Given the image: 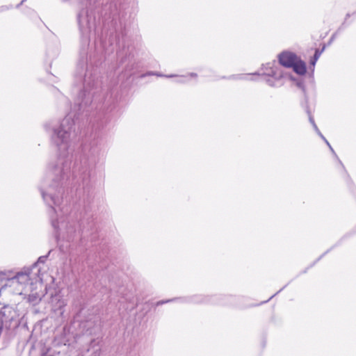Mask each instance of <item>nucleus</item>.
Returning <instances> with one entry per match:
<instances>
[{
  "label": "nucleus",
  "mask_w": 356,
  "mask_h": 356,
  "mask_svg": "<svg viewBox=\"0 0 356 356\" xmlns=\"http://www.w3.org/2000/svg\"><path fill=\"white\" fill-rule=\"evenodd\" d=\"M170 301H171V300H165V301H159V302H157V304H156V305H162V304H163V303L168 302H170Z\"/></svg>",
  "instance_id": "18"
},
{
  "label": "nucleus",
  "mask_w": 356,
  "mask_h": 356,
  "mask_svg": "<svg viewBox=\"0 0 356 356\" xmlns=\"http://www.w3.org/2000/svg\"><path fill=\"white\" fill-rule=\"evenodd\" d=\"M279 63L284 67H291L296 60L298 59L297 56L292 52L283 51L279 55Z\"/></svg>",
  "instance_id": "4"
},
{
  "label": "nucleus",
  "mask_w": 356,
  "mask_h": 356,
  "mask_svg": "<svg viewBox=\"0 0 356 356\" xmlns=\"http://www.w3.org/2000/svg\"><path fill=\"white\" fill-rule=\"evenodd\" d=\"M282 291V289H280L278 291V293H280Z\"/></svg>",
  "instance_id": "28"
},
{
  "label": "nucleus",
  "mask_w": 356,
  "mask_h": 356,
  "mask_svg": "<svg viewBox=\"0 0 356 356\" xmlns=\"http://www.w3.org/2000/svg\"><path fill=\"white\" fill-rule=\"evenodd\" d=\"M50 252H51V251H49L47 255H44V256L40 257L38 258L37 262L35 264V265H36V264H38V263L44 264L46 261V260H47L49 254H50Z\"/></svg>",
  "instance_id": "14"
},
{
  "label": "nucleus",
  "mask_w": 356,
  "mask_h": 356,
  "mask_svg": "<svg viewBox=\"0 0 356 356\" xmlns=\"http://www.w3.org/2000/svg\"><path fill=\"white\" fill-rule=\"evenodd\" d=\"M305 108L306 112L309 116V120L310 123L312 124L314 129H317V126L314 122L313 116L311 114V112H310V110H309V108L308 106V102H305Z\"/></svg>",
  "instance_id": "8"
},
{
  "label": "nucleus",
  "mask_w": 356,
  "mask_h": 356,
  "mask_svg": "<svg viewBox=\"0 0 356 356\" xmlns=\"http://www.w3.org/2000/svg\"><path fill=\"white\" fill-rule=\"evenodd\" d=\"M24 1H25V0H22V1H21L20 4H22V3H23V2H24Z\"/></svg>",
  "instance_id": "29"
},
{
  "label": "nucleus",
  "mask_w": 356,
  "mask_h": 356,
  "mask_svg": "<svg viewBox=\"0 0 356 356\" xmlns=\"http://www.w3.org/2000/svg\"><path fill=\"white\" fill-rule=\"evenodd\" d=\"M168 77H172L173 75L167 76Z\"/></svg>",
  "instance_id": "30"
},
{
  "label": "nucleus",
  "mask_w": 356,
  "mask_h": 356,
  "mask_svg": "<svg viewBox=\"0 0 356 356\" xmlns=\"http://www.w3.org/2000/svg\"><path fill=\"white\" fill-rule=\"evenodd\" d=\"M70 166L67 163H63L62 167L55 166L52 170V174L55 176L52 179V184L45 189L43 187L40 188L42 198L50 207L49 216L51 222L56 232L57 239L60 237V234L58 233V222L57 220L54 219L53 215L56 212V209L53 205L58 206L61 202V195L63 194L62 181L67 178Z\"/></svg>",
  "instance_id": "1"
},
{
  "label": "nucleus",
  "mask_w": 356,
  "mask_h": 356,
  "mask_svg": "<svg viewBox=\"0 0 356 356\" xmlns=\"http://www.w3.org/2000/svg\"><path fill=\"white\" fill-rule=\"evenodd\" d=\"M81 13H79V14L77 15V21H78V23H79V25H80V24H81Z\"/></svg>",
  "instance_id": "19"
},
{
  "label": "nucleus",
  "mask_w": 356,
  "mask_h": 356,
  "mask_svg": "<svg viewBox=\"0 0 356 356\" xmlns=\"http://www.w3.org/2000/svg\"><path fill=\"white\" fill-rule=\"evenodd\" d=\"M339 161L340 164L343 166V168H344V166H343V165L342 162H341L340 160H339Z\"/></svg>",
  "instance_id": "24"
},
{
  "label": "nucleus",
  "mask_w": 356,
  "mask_h": 356,
  "mask_svg": "<svg viewBox=\"0 0 356 356\" xmlns=\"http://www.w3.org/2000/svg\"><path fill=\"white\" fill-rule=\"evenodd\" d=\"M273 296H275V294H273V296H271L270 298H273Z\"/></svg>",
  "instance_id": "32"
},
{
  "label": "nucleus",
  "mask_w": 356,
  "mask_h": 356,
  "mask_svg": "<svg viewBox=\"0 0 356 356\" xmlns=\"http://www.w3.org/2000/svg\"><path fill=\"white\" fill-rule=\"evenodd\" d=\"M282 291V289H280L278 291V293H280Z\"/></svg>",
  "instance_id": "27"
},
{
  "label": "nucleus",
  "mask_w": 356,
  "mask_h": 356,
  "mask_svg": "<svg viewBox=\"0 0 356 356\" xmlns=\"http://www.w3.org/2000/svg\"><path fill=\"white\" fill-rule=\"evenodd\" d=\"M15 311L13 308L9 305L3 306L0 310V314L1 315L6 324L10 325V322L15 318Z\"/></svg>",
  "instance_id": "5"
},
{
  "label": "nucleus",
  "mask_w": 356,
  "mask_h": 356,
  "mask_svg": "<svg viewBox=\"0 0 356 356\" xmlns=\"http://www.w3.org/2000/svg\"><path fill=\"white\" fill-rule=\"evenodd\" d=\"M40 300L39 296L37 293L30 294L28 296V300L29 302H36L38 300Z\"/></svg>",
  "instance_id": "12"
},
{
  "label": "nucleus",
  "mask_w": 356,
  "mask_h": 356,
  "mask_svg": "<svg viewBox=\"0 0 356 356\" xmlns=\"http://www.w3.org/2000/svg\"><path fill=\"white\" fill-rule=\"evenodd\" d=\"M282 291V289H280L278 291V293H280Z\"/></svg>",
  "instance_id": "26"
},
{
  "label": "nucleus",
  "mask_w": 356,
  "mask_h": 356,
  "mask_svg": "<svg viewBox=\"0 0 356 356\" xmlns=\"http://www.w3.org/2000/svg\"><path fill=\"white\" fill-rule=\"evenodd\" d=\"M334 35H333L331 38H330V42H332V40H334Z\"/></svg>",
  "instance_id": "22"
},
{
  "label": "nucleus",
  "mask_w": 356,
  "mask_h": 356,
  "mask_svg": "<svg viewBox=\"0 0 356 356\" xmlns=\"http://www.w3.org/2000/svg\"><path fill=\"white\" fill-rule=\"evenodd\" d=\"M76 114L68 113L62 120L60 127L54 129L53 143L58 147L60 155L65 156L70 147V140L75 136V122L73 117Z\"/></svg>",
  "instance_id": "2"
},
{
  "label": "nucleus",
  "mask_w": 356,
  "mask_h": 356,
  "mask_svg": "<svg viewBox=\"0 0 356 356\" xmlns=\"http://www.w3.org/2000/svg\"><path fill=\"white\" fill-rule=\"evenodd\" d=\"M282 291V289H280L278 291V293H280Z\"/></svg>",
  "instance_id": "25"
},
{
  "label": "nucleus",
  "mask_w": 356,
  "mask_h": 356,
  "mask_svg": "<svg viewBox=\"0 0 356 356\" xmlns=\"http://www.w3.org/2000/svg\"><path fill=\"white\" fill-rule=\"evenodd\" d=\"M315 131H316V133L322 138H324V136L321 133V131H319L318 128L317 127V129H315Z\"/></svg>",
  "instance_id": "17"
},
{
  "label": "nucleus",
  "mask_w": 356,
  "mask_h": 356,
  "mask_svg": "<svg viewBox=\"0 0 356 356\" xmlns=\"http://www.w3.org/2000/svg\"><path fill=\"white\" fill-rule=\"evenodd\" d=\"M323 140L325 142V143L327 144V147H329L330 149L331 150V152H332V154L337 156V154L335 153V152L334 151L333 148L332 147V146L330 145V144L329 143V142L326 140V138L324 137V138H323Z\"/></svg>",
  "instance_id": "15"
},
{
  "label": "nucleus",
  "mask_w": 356,
  "mask_h": 356,
  "mask_svg": "<svg viewBox=\"0 0 356 356\" xmlns=\"http://www.w3.org/2000/svg\"><path fill=\"white\" fill-rule=\"evenodd\" d=\"M318 60H315L314 58H312L311 60H310V62H309V65L310 66H312L313 67H314L315 65H316V63Z\"/></svg>",
  "instance_id": "16"
},
{
  "label": "nucleus",
  "mask_w": 356,
  "mask_h": 356,
  "mask_svg": "<svg viewBox=\"0 0 356 356\" xmlns=\"http://www.w3.org/2000/svg\"><path fill=\"white\" fill-rule=\"evenodd\" d=\"M324 49L325 46L321 49H316L313 58H314L315 60H318L321 54L323 53V51H324Z\"/></svg>",
  "instance_id": "13"
},
{
  "label": "nucleus",
  "mask_w": 356,
  "mask_h": 356,
  "mask_svg": "<svg viewBox=\"0 0 356 356\" xmlns=\"http://www.w3.org/2000/svg\"><path fill=\"white\" fill-rule=\"evenodd\" d=\"M16 279L20 280L22 279L24 281H28L29 280V274L26 273H18L15 277Z\"/></svg>",
  "instance_id": "10"
},
{
  "label": "nucleus",
  "mask_w": 356,
  "mask_h": 356,
  "mask_svg": "<svg viewBox=\"0 0 356 356\" xmlns=\"http://www.w3.org/2000/svg\"><path fill=\"white\" fill-rule=\"evenodd\" d=\"M350 17V13H347V14L346 15L345 22H346V21L348 19V17Z\"/></svg>",
  "instance_id": "20"
},
{
  "label": "nucleus",
  "mask_w": 356,
  "mask_h": 356,
  "mask_svg": "<svg viewBox=\"0 0 356 356\" xmlns=\"http://www.w3.org/2000/svg\"><path fill=\"white\" fill-rule=\"evenodd\" d=\"M294 72L300 75H303L306 73V64L301 60H296L294 65L291 67Z\"/></svg>",
  "instance_id": "6"
},
{
  "label": "nucleus",
  "mask_w": 356,
  "mask_h": 356,
  "mask_svg": "<svg viewBox=\"0 0 356 356\" xmlns=\"http://www.w3.org/2000/svg\"><path fill=\"white\" fill-rule=\"evenodd\" d=\"M75 229L73 227L70 226V227H68L67 230V239H73L75 236Z\"/></svg>",
  "instance_id": "9"
},
{
  "label": "nucleus",
  "mask_w": 356,
  "mask_h": 356,
  "mask_svg": "<svg viewBox=\"0 0 356 356\" xmlns=\"http://www.w3.org/2000/svg\"><path fill=\"white\" fill-rule=\"evenodd\" d=\"M179 82H180V83H184V80L182 79L179 80Z\"/></svg>",
  "instance_id": "23"
},
{
  "label": "nucleus",
  "mask_w": 356,
  "mask_h": 356,
  "mask_svg": "<svg viewBox=\"0 0 356 356\" xmlns=\"http://www.w3.org/2000/svg\"><path fill=\"white\" fill-rule=\"evenodd\" d=\"M97 147L89 148L88 145L83 147V154L80 158L79 163L76 165V170L80 179L83 184H87L89 181L90 173L97 162L98 154Z\"/></svg>",
  "instance_id": "3"
},
{
  "label": "nucleus",
  "mask_w": 356,
  "mask_h": 356,
  "mask_svg": "<svg viewBox=\"0 0 356 356\" xmlns=\"http://www.w3.org/2000/svg\"><path fill=\"white\" fill-rule=\"evenodd\" d=\"M296 85H297V86H298L299 88H300V89L302 90V92H304L305 96V102H307V95H306L305 88V85H304L303 81H301V80H298V81H297V82H296Z\"/></svg>",
  "instance_id": "11"
},
{
  "label": "nucleus",
  "mask_w": 356,
  "mask_h": 356,
  "mask_svg": "<svg viewBox=\"0 0 356 356\" xmlns=\"http://www.w3.org/2000/svg\"><path fill=\"white\" fill-rule=\"evenodd\" d=\"M190 75H191V76H195V77H196V76H197V74H195V73H191V74H190Z\"/></svg>",
  "instance_id": "21"
},
{
  "label": "nucleus",
  "mask_w": 356,
  "mask_h": 356,
  "mask_svg": "<svg viewBox=\"0 0 356 356\" xmlns=\"http://www.w3.org/2000/svg\"><path fill=\"white\" fill-rule=\"evenodd\" d=\"M266 75L272 76L275 79H278L282 76V74L278 72L277 68L270 67V72L266 73Z\"/></svg>",
  "instance_id": "7"
},
{
  "label": "nucleus",
  "mask_w": 356,
  "mask_h": 356,
  "mask_svg": "<svg viewBox=\"0 0 356 356\" xmlns=\"http://www.w3.org/2000/svg\"><path fill=\"white\" fill-rule=\"evenodd\" d=\"M273 296H275V294H273V296H271L270 298H273Z\"/></svg>",
  "instance_id": "31"
}]
</instances>
